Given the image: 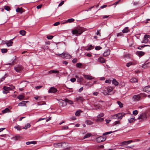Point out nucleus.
<instances>
[{"mask_svg":"<svg viewBox=\"0 0 150 150\" xmlns=\"http://www.w3.org/2000/svg\"><path fill=\"white\" fill-rule=\"evenodd\" d=\"M85 31V29L83 28L78 27L72 30V33L75 35L76 36L81 35L83 32Z\"/></svg>","mask_w":150,"mask_h":150,"instance_id":"f257e3e1","label":"nucleus"},{"mask_svg":"<svg viewBox=\"0 0 150 150\" xmlns=\"http://www.w3.org/2000/svg\"><path fill=\"white\" fill-rule=\"evenodd\" d=\"M106 139V136H102L97 137L96 139V141L98 143L104 141Z\"/></svg>","mask_w":150,"mask_h":150,"instance_id":"f03ea898","label":"nucleus"},{"mask_svg":"<svg viewBox=\"0 0 150 150\" xmlns=\"http://www.w3.org/2000/svg\"><path fill=\"white\" fill-rule=\"evenodd\" d=\"M23 67L21 65H18L14 67L15 70L17 72L21 73L22 71Z\"/></svg>","mask_w":150,"mask_h":150,"instance_id":"7ed1b4c3","label":"nucleus"},{"mask_svg":"<svg viewBox=\"0 0 150 150\" xmlns=\"http://www.w3.org/2000/svg\"><path fill=\"white\" fill-rule=\"evenodd\" d=\"M59 55L61 57L63 58L69 59L71 58V56L67 53H62V54H60Z\"/></svg>","mask_w":150,"mask_h":150,"instance_id":"20e7f679","label":"nucleus"},{"mask_svg":"<svg viewBox=\"0 0 150 150\" xmlns=\"http://www.w3.org/2000/svg\"><path fill=\"white\" fill-rule=\"evenodd\" d=\"M3 92L4 93L7 94L9 92V91L10 90L11 88L10 87L7 86H4L3 87Z\"/></svg>","mask_w":150,"mask_h":150,"instance_id":"39448f33","label":"nucleus"},{"mask_svg":"<svg viewBox=\"0 0 150 150\" xmlns=\"http://www.w3.org/2000/svg\"><path fill=\"white\" fill-rule=\"evenodd\" d=\"M125 115V114L124 113H118L117 114V119L118 120H121Z\"/></svg>","mask_w":150,"mask_h":150,"instance_id":"423d86ee","label":"nucleus"},{"mask_svg":"<svg viewBox=\"0 0 150 150\" xmlns=\"http://www.w3.org/2000/svg\"><path fill=\"white\" fill-rule=\"evenodd\" d=\"M146 118L147 117L145 114L142 113L140 115L139 117L138 118V119L139 120L141 119V121H142L144 119H146Z\"/></svg>","mask_w":150,"mask_h":150,"instance_id":"0eeeda50","label":"nucleus"},{"mask_svg":"<svg viewBox=\"0 0 150 150\" xmlns=\"http://www.w3.org/2000/svg\"><path fill=\"white\" fill-rule=\"evenodd\" d=\"M83 76L86 79L88 80H91L94 79V77L90 75L84 74Z\"/></svg>","mask_w":150,"mask_h":150,"instance_id":"6e6552de","label":"nucleus"},{"mask_svg":"<svg viewBox=\"0 0 150 150\" xmlns=\"http://www.w3.org/2000/svg\"><path fill=\"white\" fill-rule=\"evenodd\" d=\"M57 91V89L54 87H52L48 91L49 93H54Z\"/></svg>","mask_w":150,"mask_h":150,"instance_id":"1a4fd4ad","label":"nucleus"},{"mask_svg":"<svg viewBox=\"0 0 150 150\" xmlns=\"http://www.w3.org/2000/svg\"><path fill=\"white\" fill-rule=\"evenodd\" d=\"M133 98L134 101H139L140 99L139 94L134 96Z\"/></svg>","mask_w":150,"mask_h":150,"instance_id":"9d476101","label":"nucleus"},{"mask_svg":"<svg viewBox=\"0 0 150 150\" xmlns=\"http://www.w3.org/2000/svg\"><path fill=\"white\" fill-rule=\"evenodd\" d=\"M144 91L146 92H150V86L145 87L143 89Z\"/></svg>","mask_w":150,"mask_h":150,"instance_id":"9b49d317","label":"nucleus"},{"mask_svg":"<svg viewBox=\"0 0 150 150\" xmlns=\"http://www.w3.org/2000/svg\"><path fill=\"white\" fill-rule=\"evenodd\" d=\"M68 144L67 143L65 142H61V147L63 148H66V149L67 150L68 149V148L67 147Z\"/></svg>","mask_w":150,"mask_h":150,"instance_id":"f8f14e48","label":"nucleus"},{"mask_svg":"<svg viewBox=\"0 0 150 150\" xmlns=\"http://www.w3.org/2000/svg\"><path fill=\"white\" fill-rule=\"evenodd\" d=\"M137 55L139 57H142L145 54V53L141 51H138L137 52Z\"/></svg>","mask_w":150,"mask_h":150,"instance_id":"ddd939ff","label":"nucleus"},{"mask_svg":"<svg viewBox=\"0 0 150 150\" xmlns=\"http://www.w3.org/2000/svg\"><path fill=\"white\" fill-rule=\"evenodd\" d=\"M64 101H65L64 106L67 105V103L70 104H73V102L72 101L69 100H68L67 99H64Z\"/></svg>","mask_w":150,"mask_h":150,"instance_id":"4468645a","label":"nucleus"},{"mask_svg":"<svg viewBox=\"0 0 150 150\" xmlns=\"http://www.w3.org/2000/svg\"><path fill=\"white\" fill-rule=\"evenodd\" d=\"M76 100L77 101L83 102L84 100V99L82 96H79L76 98Z\"/></svg>","mask_w":150,"mask_h":150,"instance_id":"2eb2a0df","label":"nucleus"},{"mask_svg":"<svg viewBox=\"0 0 150 150\" xmlns=\"http://www.w3.org/2000/svg\"><path fill=\"white\" fill-rule=\"evenodd\" d=\"M98 61L101 63H105V60L103 57H101L98 58Z\"/></svg>","mask_w":150,"mask_h":150,"instance_id":"dca6fc26","label":"nucleus"},{"mask_svg":"<svg viewBox=\"0 0 150 150\" xmlns=\"http://www.w3.org/2000/svg\"><path fill=\"white\" fill-rule=\"evenodd\" d=\"M110 50H108L105 51L103 54V56L104 57H107L110 54Z\"/></svg>","mask_w":150,"mask_h":150,"instance_id":"f3484780","label":"nucleus"},{"mask_svg":"<svg viewBox=\"0 0 150 150\" xmlns=\"http://www.w3.org/2000/svg\"><path fill=\"white\" fill-rule=\"evenodd\" d=\"M28 102L27 101H23L19 103L18 104V106H24L25 105L26 103Z\"/></svg>","mask_w":150,"mask_h":150,"instance_id":"a211bd4d","label":"nucleus"},{"mask_svg":"<svg viewBox=\"0 0 150 150\" xmlns=\"http://www.w3.org/2000/svg\"><path fill=\"white\" fill-rule=\"evenodd\" d=\"M16 11L17 12H19L21 13L23 12L22 8H18L16 9Z\"/></svg>","mask_w":150,"mask_h":150,"instance_id":"6ab92c4d","label":"nucleus"},{"mask_svg":"<svg viewBox=\"0 0 150 150\" xmlns=\"http://www.w3.org/2000/svg\"><path fill=\"white\" fill-rule=\"evenodd\" d=\"M37 142L36 141H31V142H26V144L27 145H29L30 144H36Z\"/></svg>","mask_w":150,"mask_h":150,"instance_id":"aec40b11","label":"nucleus"},{"mask_svg":"<svg viewBox=\"0 0 150 150\" xmlns=\"http://www.w3.org/2000/svg\"><path fill=\"white\" fill-rule=\"evenodd\" d=\"M112 82V83L115 86H117L118 85V82L115 79H113Z\"/></svg>","mask_w":150,"mask_h":150,"instance_id":"412c9836","label":"nucleus"},{"mask_svg":"<svg viewBox=\"0 0 150 150\" xmlns=\"http://www.w3.org/2000/svg\"><path fill=\"white\" fill-rule=\"evenodd\" d=\"M136 120L135 119V117H133L131 118L130 119H128V121L130 123L134 122Z\"/></svg>","mask_w":150,"mask_h":150,"instance_id":"4be33fe9","label":"nucleus"},{"mask_svg":"<svg viewBox=\"0 0 150 150\" xmlns=\"http://www.w3.org/2000/svg\"><path fill=\"white\" fill-rule=\"evenodd\" d=\"M54 146L56 147H61V142L59 143H54Z\"/></svg>","mask_w":150,"mask_h":150,"instance_id":"5701e85b","label":"nucleus"},{"mask_svg":"<svg viewBox=\"0 0 150 150\" xmlns=\"http://www.w3.org/2000/svg\"><path fill=\"white\" fill-rule=\"evenodd\" d=\"M129 30L128 28V27H126L122 30V32L123 33H126L128 32Z\"/></svg>","mask_w":150,"mask_h":150,"instance_id":"b1692460","label":"nucleus"},{"mask_svg":"<svg viewBox=\"0 0 150 150\" xmlns=\"http://www.w3.org/2000/svg\"><path fill=\"white\" fill-rule=\"evenodd\" d=\"M137 79L134 78H133L130 80V81L132 83H136L137 82Z\"/></svg>","mask_w":150,"mask_h":150,"instance_id":"393cba45","label":"nucleus"},{"mask_svg":"<svg viewBox=\"0 0 150 150\" xmlns=\"http://www.w3.org/2000/svg\"><path fill=\"white\" fill-rule=\"evenodd\" d=\"M83 78L82 77H80L77 80V81L78 82L80 83V84H81V83L83 81Z\"/></svg>","mask_w":150,"mask_h":150,"instance_id":"a878e982","label":"nucleus"},{"mask_svg":"<svg viewBox=\"0 0 150 150\" xmlns=\"http://www.w3.org/2000/svg\"><path fill=\"white\" fill-rule=\"evenodd\" d=\"M13 43V42L12 41H8V42L6 43L7 46L8 47H10L12 46Z\"/></svg>","mask_w":150,"mask_h":150,"instance_id":"bb28decb","label":"nucleus"},{"mask_svg":"<svg viewBox=\"0 0 150 150\" xmlns=\"http://www.w3.org/2000/svg\"><path fill=\"white\" fill-rule=\"evenodd\" d=\"M10 110L8 108H6L4 110L2 111V112L3 114L5 113L6 112H9Z\"/></svg>","mask_w":150,"mask_h":150,"instance_id":"cd10ccee","label":"nucleus"},{"mask_svg":"<svg viewBox=\"0 0 150 150\" xmlns=\"http://www.w3.org/2000/svg\"><path fill=\"white\" fill-rule=\"evenodd\" d=\"M48 73L50 74H51V73H59V71H55V70H50L48 71Z\"/></svg>","mask_w":150,"mask_h":150,"instance_id":"c85d7f7f","label":"nucleus"},{"mask_svg":"<svg viewBox=\"0 0 150 150\" xmlns=\"http://www.w3.org/2000/svg\"><path fill=\"white\" fill-rule=\"evenodd\" d=\"M30 127V125L29 123H27L26 124L25 127L23 128V129H26Z\"/></svg>","mask_w":150,"mask_h":150,"instance_id":"c756f323","label":"nucleus"},{"mask_svg":"<svg viewBox=\"0 0 150 150\" xmlns=\"http://www.w3.org/2000/svg\"><path fill=\"white\" fill-rule=\"evenodd\" d=\"M22 138V137L19 136H15L13 137V139L16 140H18Z\"/></svg>","mask_w":150,"mask_h":150,"instance_id":"7c9ffc66","label":"nucleus"},{"mask_svg":"<svg viewBox=\"0 0 150 150\" xmlns=\"http://www.w3.org/2000/svg\"><path fill=\"white\" fill-rule=\"evenodd\" d=\"M24 98V96L23 95H20L18 96L17 97V98L19 100L23 99Z\"/></svg>","mask_w":150,"mask_h":150,"instance_id":"2f4dec72","label":"nucleus"},{"mask_svg":"<svg viewBox=\"0 0 150 150\" xmlns=\"http://www.w3.org/2000/svg\"><path fill=\"white\" fill-rule=\"evenodd\" d=\"M91 136V133H88L87 134L83 137V139H85L86 138H88Z\"/></svg>","mask_w":150,"mask_h":150,"instance_id":"473e14b6","label":"nucleus"},{"mask_svg":"<svg viewBox=\"0 0 150 150\" xmlns=\"http://www.w3.org/2000/svg\"><path fill=\"white\" fill-rule=\"evenodd\" d=\"M19 33L20 34L22 35H25L26 32L25 30H22L19 31Z\"/></svg>","mask_w":150,"mask_h":150,"instance_id":"72a5a7b5","label":"nucleus"},{"mask_svg":"<svg viewBox=\"0 0 150 150\" xmlns=\"http://www.w3.org/2000/svg\"><path fill=\"white\" fill-rule=\"evenodd\" d=\"M131 143V141H124L122 143V144L124 145H126L128 144Z\"/></svg>","mask_w":150,"mask_h":150,"instance_id":"f704fd0d","label":"nucleus"},{"mask_svg":"<svg viewBox=\"0 0 150 150\" xmlns=\"http://www.w3.org/2000/svg\"><path fill=\"white\" fill-rule=\"evenodd\" d=\"M97 119L96 120L97 121L102 122L103 120V118H101V117H97Z\"/></svg>","mask_w":150,"mask_h":150,"instance_id":"c9c22d12","label":"nucleus"},{"mask_svg":"<svg viewBox=\"0 0 150 150\" xmlns=\"http://www.w3.org/2000/svg\"><path fill=\"white\" fill-rule=\"evenodd\" d=\"M86 122V124L88 125H91L93 124V122L90 120H87Z\"/></svg>","mask_w":150,"mask_h":150,"instance_id":"e433bc0d","label":"nucleus"},{"mask_svg":"<svg viewBox=\"0 0 150 150\" xmlns=\"http://www.w3.org/2000/svg\"><path fill=\"white\" fill-rule=\"evenodd\" d=\"M4 8L5 10L8 11H9L11 9L8 6H5L4 7Z\"/></svg>","mask_w":150,"mask_h":150,"instance_id":"4c0bfd02","label":"nucleus"},{"mask_svg":"<svg viewBox=\"0 0 150 150\" xmlns=\"http://www.w3.org/2000/svg\"><path fill=\"white\" fill-rule=\"evenodd\" d=\"M1 51L2 53H6L7 52V50L6 49H1Z\"/></svg>","mask_w":150,"mask_h":150,"instance_id":"58836bf2","label":"nucleus"},{"mask_svg":"<svg viewBox=\"0 0 150 150\" xmlns=\"http://www.w3.org/2000/svg\"><path fill=\"white\" fill-rule=\"evenodd\" d=\"M117 103L119 105V107L120 108H122L123 107V104L121 102L118 101L117 102Z\"/></svg>","mask_w":150,"mask_h":150,"instance_id":"ea45409f","label":"nucleus"},{"mask_svg":"<svg viewBox=\"0 0 150 150\" xmlns=\"http://www.w3.org/2000/svg\"><path fill=\"white\" fill-rule=\"evenodd\" d=\"M38 104L39 105H42L46 104V103L44 101H42L38 102Z\"/></svg>","mask_w":150,"mask_h":150,"instance_id":"a19ab883","label":"nucleus"},{"mask_svg":"<svg viewBox=\"0 0 150 150\" xmlns=\"http://www.w3.org/2000/svg\"><path fill=\"white\" fill-rule=\"evenodd\" d=\"M14 128L18 130H21V127L19 125L15 126L14 127Z\"/></svg>","mask_w":150,"mask_h":150,"instance_id":"79ce46f5","label":"nucleus"},{"mask_svg":"<svg viewBox=\"0 0 150 150\" xmlns=\"http://www.w3.org/2000/svg\"><path fill=\"white\" fill-rule=\"evenodd\" d=\"M139 95L140 96V98L141 97H144L146 96V95L144 93H141L139 94Z\"/></svg>","mask_w":150,"mask_h":150,"instance_id":"37998d69","label":"nucleus"},{"mask_svg":"<svg viewBox=\"0 0 150 150\" xmlns=\"http://www.w3.org/2000/svg\"><path fill=\"white\" fill-rule=\"evenodd\" d=\"M74 21V19L73 18H70L67 20V21L69 23H71L73 22Z\"/></svg>","mask_w":150,"mask_h":150,"instance_id":"c03bdc74","label":"nucleus"},{"mask_svg":"<svg viewBox=\"0 0 150 150\" xmlns=\"http://www.w3.org/2000/svg\"><path fill=\"white\" fill-rule=\"evenodd\" d=\"M138 113V112L137 110H134L133 112V114L134 115H136Z\"/></svg>","mask_w":150,"mask_h":150,"instance_id":"a18cd8bd","label":"nucleus"},{"mask_svg":"<svg viewBox=\"0 0 150 150\" xmlns=\"http://www.w3.org/2000/svg\"><path fill=\"white\" fill-rule=\"evenodd\" d=\"M81 112V111L80 110H79V111H77L75 113V115L76 116H79L80 115V113Z\"/></svg>","mask_w":150,"mask_h":150,"instance_id":"49530a36","label":"nucleus"},{"mask_svg":"<svg viewBox=\"0 0 150 150\" xmlns=\"http://www.w3.org/2000/svg\"><path fill=\"white\" fill-rule=\"evenodd\" d=\"M102 49V47L99 46H97L95 48V50H99Z\"/></svg>","mask_w":150,"mask_h":150,"instance_id":"de8ad7c7","label":"nucleus"},{"mask_svg":"<svg viewBox=\"0 0 150 150\" xmlns=\"http://www.w3.org/2000/svg\"><path fill=\"white\" fill-rule=\"evenodd\" d=\"M82 65V64L81 63H78L76 64V66L77 67L80 68Z\"/></svg>","mask_w":150,"mask_h":150,"instance_id":"09e8293b","label":"nucleus"},{"mask_svg":"<svg viewBox=\"0 0 150 150\" xmlns=\"http://www.w3.org/2000/svg\"><path fill=\"white\" fill-rule=\"evenodd\" d=\"M150 37V36L147 35H145L144 37V38L145 39H147L149 38Z\"/></svg>","mask_w":150,"mask_h":150,"instance_id":"8fccbe9b","label":"nucleus"},{"mask_svg":"<svg viewBox=\"0 0 150 150\" xmlns=\"http://www.w3.org/2000/svg\"><path fill=\"white\" fill-rule=\"evenodd\" d=\"M148 41V40L147 39L144 38V40L142 42V43H146Z\"/></svg>","mask_w":150,"mask_h":150,"instance_id":"3c124183","label":"nucleus"},{"mask_svg":"<svg viewBox=\"0 0 150 150\" xmlns=\"http://www.w3.org/2000/svg\"><path fill=\"white\" fill-rule=\"evenodd\" d=\"M149 45H144L141 47H138V49H141L142 48H143L144 47H145L146 46H149Z\"/></svg>","mask_w":150,"mask_h":150,"instance_id":"603ef678","label":"nucleus"},{"mask_svg":"<svg viewBox=\"0 0 150 150\" xmlns=\"http://www.w3.org/2000/svg\"><path fill=\"white\" fill-rule=\"evenodd\" d=\"M123 35V34L122 33H118L117 35V37H119V36H122Z\"/></svg>","mask_w":150,"mask_h":150,"instance_id":"864d4df0","label":"nucleus"},{"mask_svg":"<svg viewBox=\"0 0 150 150\" xmlns=\"http://www.w3.org/2000/svg\"><path fill=\"white\" fill-rule=\"evenodd\" d=\"M114 125H116L117 124H120V121L118 120L115 121L114 123Z\"/></svg>","mask_w":150,"mask_h":150,"instance_id":"5fc2aeb1","label":"nucleus"},{"mask_svg":"<svg viewBox=\"0 0 150 150\" xmlns=\"http://www.w3.org/2000/svg\"><path fill=\"white\" fill-rule=\"evenodd\" d=\"M53 36L52 35L47 36V38L48 39H51L53 38Z\"/></svg>","mask_w":150,"mask_h":150,"instance_id":"6e6d98bb","label":"nucleus"},{"mask_svg":"<svg viewBox=\"0 0 150 150\" xmlns=\"http://www.w3.org/2000/svg\"><path fill=\"white\" fill-rule=\"evenodd\" d=\"M60 24V23L59 22H57L55 23L54 24V26H57V25H59Z\"/></svg>","mask_w":150,"mask_h":150,"instance_id":"4d7b16f0","label":"nucleus"},{"mask_svg":"<svg viewBox=\"0 0 150 150\" xmlns=\"http://www.w3.org/2000/svg\"><path fill=\"white\" fill-rule=\"evenodd\" d=\"M112 133V132H107L104 133L103 134V135H107L109 134H111Z\"/></svg>","mask_w":150,"mask_h":150,"instance_id":"13d9d810","label":"nucleus"},{"mask_svg":"<svg viewBox=\"0 0 150 150\" xmlns=\"http://www.w3.org/2000/svg\"><path fill=\"white\" fill-rule=\"evenodd\" d=\"M132 64V62H129L128 63H127L126 64V66L127 67H129Z\"/></svg>","mask_w":150,"mask_h":150,"instance_id":"bf43d9fd","label":"nucleus"},{"mask_svg":"<svg viewBox=\"0 0 150 150\" xmlns=\"http://www.w3.org/2000/svg\"><path fill=\"white\" fill-rule=\"evenodd\" d=\"M71 82H74L76 81V79L75 78H72L70 79Z\"/></svg>","mask_w":150,"mask_h":150,"instance_id":"052dcab7","label":"nucleus"},{"mask_svg":"<svg viewBox=\"0 0 150 150\" xmlns=\"http://www.w3.org/2000/svg\"><path fill=\"white\" fill-rule=\"evenodd\" d=\"M112 119H117V114H115L112 117Z\"/></svg>","mask_w":150,"mask_h":150,"instance_id":"680f3d73","label":"nucleus"},{"mask_svg":"<svg viewBox=\"0 0 150 150\" xmlns=\"http://www.w3.org/2000/svg\"><path fill=\"white\" fill-rule=\"evenodd\" d=\"M72 62L73 63H75L77 62V59L76 58H74L72 60Z\"/></svg>","mask_w":150,"mask_h":150,"instance_id":"e2e57ef3","label":"nucleus"},{"mask_svg":"<svg viewBox=\"0 0 150 150\" xmlns=\"http://www.w3.org/2000/svg\"><path fill=\"white\" fill-rule=\"evenodd\" d=\"M42 6V4H40L39 5H38V6H37L36 7V8L37 9H39L41 8Z\"/></svg>","mask_w":150,"mask_h":150,"instance_id":"0e129e2a","label":"nucleus"},{"mask_svg":"<svg viewBox=\"0 0 150 150\" xmlns=\"http://www.w3.org/2000/svg\"><path fill=\"white\" fill-rule=\"evenodd\" d=\"M111 82V81L110 79L106 80L105 81V83H110Z\"/></svg>","mask_w":150,"mask_h":150,"instance_id":"69168bd1","label":"nucleus"},{"mask_svg":"<svg viewBox=\"0 0 150 150\" xmlns=\"http://www.w3.org/2000/svg\"><path fill=\"white\" fill-rule=\"evenodd\" d=\"M64 1H62L59 4L58 6H62L64 4Z\"/></svg>","mask_w":150,"mask_h":150,"instance_id":"338daca9","label":"nucleus"},{"mask_svg":"<svg viewBox=\"0 0 150 150\" xmlns=\"http://www.w3.org/2000/svg\"><path fill=\"white\" fill-rule=\"evenodd\" d=\"M67 91L69 92H73V90L72 88H69V90H68Z\"/></svg>","mask_w":150,"mask_h":150,"instance_id":"774afa93","label":"nucleus"}]
</instances>
